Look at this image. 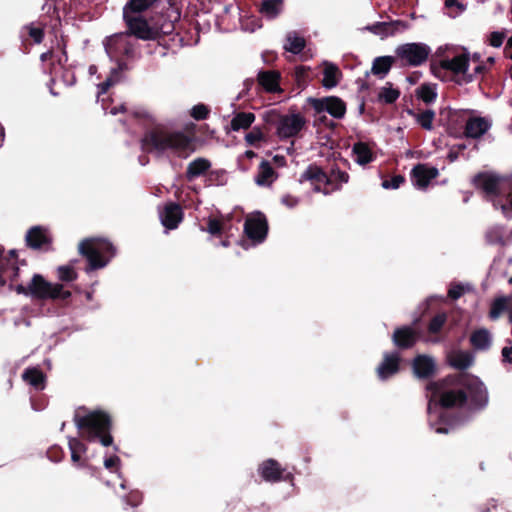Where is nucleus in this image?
<instances>
[{"instance_id": "f257e3e1", "label": "nucleus", "mask_w": 512, "mask_h": 512, "mask_svg": "<svg viewBox=\"0 0 512 512\" xmlns=\"http://www.w3.org/2000/svg\"><path fill=\"white\" fill-rule=\"evenodd\" d=\"M428 423L436 433L446 434L458 419L450 416V409L467 405L471 409L483 408L488 403V392L478 377L463 375L458 387H450L447 380L427 385Z\"/></svg>"}, {"instance_id": "f03ea898", "label": "nucleus", "mask_w": 512, "mask_h": 512, "mask_svg": "<svg viewBox=\"0 0 512 512\" xmlns=\"http://www.w3.org/2000/svg\"><path fill=\"white\" fill-rule=\"evenodd\" d=\"M436 54L439 62L432 65L433 73L439 76L442 71L449 72L460 85L472 82L475 75L481 73L484 69L478 63V59H473V63L476 64L470 70V54L464 48L445 45L439 47Z\"/></svg>"}, {"instance_id": "7ed1b4c3", "label": "nucleus", "mask_w": 512, "mask_h": 512, "mask_svg": "<svg viewBox=\"0 0 512 512\" xmlns=\"http://www.w3.org/2000/svg\"><path fill=\"white\" fill-rule=\"evenodd\" d=\"M74 423L80 436L90 443H100L104 447L112 445L111 418L105 411L80 407L75 411Z\"/></svg>"}, {"instance_id": "20e7f679", "label": "nucleus", "mask_w": 512, "mask_h": 512, "mask_svg": "<svg viewBox=\"0 0 512 512\" xmlns=\"http://www.w3.org/2000/svg\"><path fill=\"white\" fill-rule=\"evenodd\" d=\"M142 149L157 156L165 153L187 158L193 151L192 138L183 132L152 130L141 140Z\"/></svg>"}, {"instance_id": "39448f33", "label": "nucleus", "mask_w": 512, "mask_h": 512, "mask_svg": "<svg viewBox=\"0 0 512 512\" xmlns=\"http://www.w3.org/2000/svg\"><path fill=\"white\" fill-rule=\"evenodd\" d=\"M474 183L485 192L495 207L500 206L506 217L512 216V178L483 173L475 177Z\"/></svg>"}, {"instance_id": "423d86ee", "label": "nucleus", "mask_w": 512, "mask_h": 512, "mask_svg": "<svg viewBox=\"0 0 512 512\" xmlns=\"http://www.w3.org/2000/svg\"><path fill=\"white\" fill-rule=\"evenodd\" d=\"M104 47L108 57L118 64V68L112 69L110 76L98 85V97L105 94L111 86L120 81V71L125 67V64L121 61V56L130 57L134 53V44L128 33H119L107 37L104 41Z\"/></svg>"}, {"instance_id": "0eeeda50", "label": "nucleus", "mask_w": 512, "mask_h": 512, "mask_svg": "<svg viewBox=\"0 0 512 512\" xmlns=\"http://www.w3.org/2000/svg\"><path fill=\"white\" fill-rule=\"evenodd\" d=\"M10 288L16 293L38 300L46 299H68L71 296L69 291L63 290V285L46 281L40 274L33 275L27 285L10 284Z\"/></svg>"}, {"instance_id": "6e6552de", "label": "nucleus", "mask_w": 512, "mask_h": 512, "mask_svg": "<svg viewBox=\"0 0 512 512\" xmlns=\"http://www.w3.org/2000/svg\"><path fill=\"white\" fill-rule=\"evenodd\" d=\"M79 252L87 258L88 270L104 268L116 253L114 246L102 238L83 240L79 244Z\"/></svg>"}, {"instance_id": "1a4fd4ad", "label": "nucleus", "mask_w": 512, "mask_h": 512, "mask_svg": "<svg viewBox=\"0 0 512 512\" xmlns=\"http://www.w3.org/2000/svg\"><path fill=\"white\" fill-rule=\"evenodd\" d=\"M123 19L128 27V34L142 40H156L160 33L169 34L173 30L171 22L161 27H152L144 18L136 14H123Z\"/></svg>"}, {"instance_id": "9d476101", "label": "nucleus", "mask_w": 512, "mask_h": 512, "mask_svg": "<svg viewBox=\"0 0 512 512\" xmlns=\"http://www.w3.org/2000/svg\"><path fill=\"white\" fill-rule=\"evenodd\" d=\"M40 59L42 62L51 61L48 72L51 75V82L53 84L62 83L64 86H72L75 83L73 72L64 65L67 62V55L64 49L60 53L54 51L42 53Z\"/></svg>"}, {"instance_id": "9b49d317", "label": "nucleus", "mask_w": 512, "mask_h": 512, "mask_svg": "<svg viewBox=\"0 0 512 512\" xmlns=\"http://www.w3.org/2000/svg\"><path fill=\"white\" fill-rule=\"evenodd\" d=\"M68 446L74 467L86 470L91 477H98L99 468L91 462L93 456L89 454V447L78 438H69Z\"/></svg>"}, {"instance_id": "f8f14e48", "label": "nucleus", "mask_w": 512, "mask_h": 512, "mask_svg": "<svg viewBox=\"0 0 512 512\" xmlns=\"http://www.w3.org/2000/svg\"><path fill=\"white\" fill-rule=\"evenodd\" d=\"M395 53L407 65L412 67L421 66L425 63L431 53V48L421 42L405 43L399 45Z\"/></svg>"}, {"instance_id": "ddd939ff", "label": "nucleus", "mask_w": 512, "mask_h": 512, "mask_svg": "<svg viewBox=\"0 0 512 512\" xmlns=\"http://www.w3.org/2000/svg\"><path fill=\"white\" fill-rule=\"evenodd\" d=\"M305 118L300 113L279 116L276 122V135L280 139L293 138L304 128Z\"/></svg>"}, {"instance_id": "4468645a", "label": "nucleus", "mask_w": 512, "mask_h": 512, "mask_svg": "<svg viewBox=\"0 0 512 512\" xmlns=\"http://www.w3.org/2000/svg\"><path fill=\"white\" fill-rule=\"evenodd\" d=\"M310 103L316 112H327L336 119L343 118L346 113L344 101L336 96L310 99Z\"/></svg>"}, {"instance_id": "2eb2a0df", "label": "nucleus", "mask_w": 512, "mask_h": 512, "mask_svg": "<svg viewBox=\"0 0 512 512\" xmlns=\"http://www.w3.org/2000/svg\"><path fill=\"white\" fill-rule=\"evenodd\" d=\"M244 231L247 237L255 244L263 242L268 232V224L265 216L261 213H256L248 217L244 224Z\"/></svg>"}, {"instance_id": "dca6fc26", "label": "nucleus", "mask_w": 512, "mask_h": 512, "mask_svg": "<svg viewBox=\"0 0 512 512\" xmlns=\"http://www.w3.org/2000/svg\"><path fill=\"white\" fill-rule=\"evenodd\" d=\"M303 181L311 182L315 192L323 193L324 195L331 193V190L327 188L329 182L328 175L317 165L307 167L300 177V182Z\"/></svg>"}, {"instance_id": "f3484780", "label": "nucleus", "mask_w": 512, "mask_h": 512, "mask_svg": "<svg viewBox=\"0 0 512 512\" xmlns=\"http://www.w3.org/2000/svg\"><path fill=\"white\" fill-rule=\"evenodd\" d=\"M438 174L437 168L427 164H418L412 169V182L418 189H425Z\"/></svg>"}, {"instance_id": "a211bd4d", "label": "nucleus", "mask_w": 512, "mask_h": 512, "mask_svg": "<svg viewBox=\"0 0 512 512\" xmlns=\"http://www.w3.org/2000/svg\"><path fill=\"white\" fill-rule=\"evenodd\" d=\"M159 217L162 225L169 230L176 229L183 219V211L180 205L176 203L167 204L159 211Z\"/></svg>"}, {"instance_id": "6ab92c4d", "label": "nucleus", "mask_w": 512, "mask_h": 512, "mask_svg": "<svg viewBox=\"0 0 512 512\" xmlns=\"http://www.w3.org/2000/svg\"><path fill=\"white\" fill-rule=\"evenodd\" d=\"M399 361L400 357L398 353H385L383 361L377 367L379 379L386 380L395 375L399 370Z\"/></svg>"}, {"instance_id": "aec40b11", "label": "nucleus", "mask_w": 512, "mask_h": 512, "mask_svg": "<svg viewBox=\"0 0 512 512\" xmlns=\"http://www.w3.org/2000/svg\"><path fill=\"white\" fill-rule=\"evenodd\" d=\"M27 245L33 249L44 248L49 242L50 237L48 231L41 227H32L26 234Z\"/></svg>"}, {"instance_id": "412c9836", "label": "nucleus", "mask_w": 512, "mask_h": 512, "mask_svg": "<svg viewBox=\"0 0 512 512\" xmlns=\"http://www.w3.org/2000/svg\"><path fill=\"white\" fill-rule=\"evenodd\" d=\"M261 477L268 482H277L282 479L284 469L273 459L264 461L258 469Z\"/></svg>"}, {"instance_id": "4be33fe9", "label": "nucleus", "mask_w": 512, "mask_h": 512, "mask_svg": "<svg viewBox=\"0 0 512 512\" xmlns=\"http://www.w3.org/2000/svg\"><path fill=\"white\" fill-rule=\"evenodd\" d=\"M491 127L489 120L483 117L470 118L465 125V134L467 137L479 138L484 135Z\"/></svg>"}, {"instance_id": "5701e85b", "label": "nucleus", "mask_w": 512, "mask_h": 512, "mask_svg": "<svg viewBox=\"0 0 512 512\" xmlns=\"http://www.w3.org/2000/svg\"><path fill=\"white\" fill-rule=\"evenodd\" d=\"M392 339L396 346L409 348L415 344L417 334L412 327L404 326L394 331Z\"/></svg>"}, {"instance_id": "b1692460", "label": "nucleus", "mask_w": 512, "mask_h": 512, "mask_svg": "<svg viewBox=\"0 0 512 512\" xmlns=\"http://www.w3.org/2000/svg\"><path fill=\"white\" fill-rule=\"evenodd\" d=\"M211 162L204 157H198L188 163L185 177L188 181H193L196 178L203 176L210 168Z\"/></svg>"}, {"instance_id": "393cba45", "label": "nucleus", "mask_w": 512, "mask_h": 512, "mask_svg": "<svg viewBox=\"0 0 512 512\" xmlns=\"http://www.w3.org/2000/svg\"><path fill=\"white\" fill-rule=\"evenodd\" d=\"M435 369L433 358L427 355H419L413 361V371L418 378H428Z\"/></svg>"}, {"instance_id": "a878e982", "label": "nucleus", "mask_w": 512, "mask_h": 512, "mask_svg": "<svg viewBox=\"0 0 512 512\" xmlns=\"http://www.w3.org/2000/svg\"><path fill=\"white\" fill-rule=\"evenodd\" d=\"M341 72L338 67L330 62H324L322 85L326 89H332L339 83Z\"/></svg>"}, {"instance_id": "bb28decb", "label": "nucleus", "mask_w": 512, "mask_h": 512, "mask_svg": "<svg viewBox=\"0 0 512 512\" xmlns=\"http://www.w3.org/2000/svg\"><path fill=\"white\" fill-rule=\"evenodd\" d=\"M449 364L460 370L467 369L473 363V356L466 351H454L448 355Z\"/></svg>"}, {"instance_id": "cd10ccee", "label": "nucleus", "mask_w": 512, "mask_h": 512, "mask_svg": "<svg viewBox=\"0 0 512 512\" xmlns=\"http://www.w3.org/2000/svg\"><path fill=\"white\" fill-rule=\"evenodd\" d=\"M22 378L36 390H43L45 387V376L37 368H27L23 372Z\"/></svg>"}, {"instance_id": "c85d7f7f", "label": "nucleus", "mask_w": 512, "mask_h": 512, "mask_svg": "<svg viewBox=\"0 0 512 512\" xmlns=\"http://www.w3.org/2000/svg\"><path fill=\"white\" fill-rule=\"evenodd\" d=\"M352 152L355 157V162L359 165H366L373 160V153L366 143H355Z\"/></svg>"}, {"instance_id": "c756f323", "label": "nucleus", "mask_w": 512, "mask_h": 512, "mask_svg": "<svg viewBox=\"0 0 512 512\" xmlns=\"http://www.w3.org/2000/svg\"><path fill=\"white\" fill-rule=\"evenodd\" d=\"M260 85L268 92H276L279 90V74L274 71H264L258 74Z\"/></svg>"}, {"instance_id": "7c9ffc66", "label": "nucleus", "mask_w": 512, "mask_h": 512, "mask_svg": "<svg viewBox=\"0 0 512 512\" xmlns=\"http://www.w3.org/2000/svg\"><path fill=\"white\" fill-rule=\"evenodd\" d=\"M255 121V115L251 112H239L231 119L230 127L233 131L248 129Z\"/></svg>"}, {"instance_id": "2f4dec72", "label": "nucleus", "mask_w": 512, "mask_h": 512, "mask_svg": "<svg viewBox=\"0 0 512 512\" xmlns=\"http://www.w3.org/2000/svg\"><path fill=\"white\" fill-rule=\"evenodd\" d=\"M283 10V0H264L260 13L267 19L276 18Z\"/></svg>"}, {"instance_id": "473e14b6", "label": "nucleus", "mask_w": 512, "mask_h": 512, "mask_svg": "<svg viewBox=\"0 0 512 512\" xmlns=\"http://www.w3.org/2000/svg\"><path fill=\"white\" fill-rule=\"evenodd\" d=\"M157 0H129L123 7V14L140 15L151 8Z\"/></svg>"}, {"instance_id": "72a5a7b5", "label": "nucleus", "mask_w": 512, "mask_h": 512, "mask_svg": "<svg viewBox=\"0 0 512 512\" xmlns=\"http://www.w3.org/2000/svg\"><path fill=\"white\" fill-rule=\"evenodd\" d=\"M471 344L477 350H486L491 346V334L486 329H479L471 335Z\"/></svg>"}, {"instance_id": "f704fd0d", "label": "nucleus", "mask_w": 512, "mask_h": 512, "mask_svg": "<svg viewBox=\"0 0 512 512\" xmlns=\"http://www.w3.org/2000/svg\"><path fill=\"white\" fill-rule=\"evenodd\" d=\"M275 180V173L268 162H262L255 181L260 186H269Z\"/></svg>"}, {"instance_id": "c9c22d12", "label": "nucleus", "mask_w": 512, "mask_h": 512, "mask_svg": "<svg viewBox=\"0 0 512 512\" xmlns=\"http://www.w3.org/2000/svg\"><path fill=\"white\" fill-rule=\"evenodd\" d=\"M19 268L15 263H8L7 261H0V286H4L9 280H13L18 276Z\"/></svg>"}, {"instance_id": "e433bc0d", "label": "nucleus", "mask_w": 512, "mask_h": 512, "mask_svg": "<svg viewBox=\"0 0 512 512\" xmlns=\"http://www.w3.org/2000/svg\"><path fill=\"white\" fill-rule=\"evenodd\" d=\"M328 186L331 192L338 190L342 187L343 184L349 181V175L345 171H341L340 169H332L330 175H328Z\"/></svg>"}, {"instance_id": "4c0bfd02", "label": "nucleus", "mask_w": 512, "mask_h": 512, "mask_svg": "<svg viewBox=\"0 0 512 512\" xmlns=\"http://www.w3.org/2000/svg\"><path fill=\"white\" fill-rule=\"evenodd\" d=\"M402 25L400 22H377L373 25L367 26L365 29L372 32L375 35H379L381 37H385L391 35L395 32L396 26Z\"/></svg>"}, {"instance_id": "58836bf2", "label": "nucleus", "mask_w": 512, "mask_h": 512, "mask_svg": "<svg viewBox=\"0 0 512 512\" xmlns=\"http://www.w3.org/2000/svg\"><path fill=\"white\" fill-rule=\"evenodd\" d=\"M305 47V40L295 32H290L286 37V44L284 45L285 50L299 54Z\"/></svg>"}, {"instance_id": "ea45409f", "label": "nucleus", "mask_w": 512, "mask_h": 512, "mask_svg": "<svg viewBox=\"0 0 512 512\" xmlns=\"http://www.w3.org/2000/svg\"><path fill=\"white\" fill-rule=\"evenodd\" d=\"M393 59L390 56L378 57L374 60L372 65V72L375 75L383 77L388 73L392 66Z\"/></svg>"}, {"instance_id": "a19ab883", "label": "nucleus", "mask_w": 512, "mask_h": 512, "mask_svg": "<svg viewBox=\"0 0 512 512\" xmlns=\"http://www.w3.org/2000/svg\"><path fill=\"white\" fill-rule=\"evenodd\" d=\"M399 95V91L393 88L391 83H386V85L380 89L378 98L381 102L391 104L398 99Z\"/></svg>"}, {"instance_id": "79ce46f5", "label": "nucleus", "mask_w": 512, "mask_h": 512, "mask_svg": "<svg viewBox=\"0 0 512 512\" xmlns=\"http://www.w3.org/2000/svg\"><path fill=\"white\" fill-rule=\"evenodd\" d=\"M511 301L508 297H500L494 300L491 306L489 316L491 319L496 320L500 315L507 309L509 302Z\"/></svg>"}, {"instance_id": "37998d69", "label": "nucleus", "mask_w": 512, "mask_h": 512, "mask_svg": "<svg viewBox=\"0 0 512 512\" xmlns=\"http://www.w3.org/2000/svg\"><path fill=\"white\" fill-rule=\"evenodd\" d=\"M418 96L425 103H431L436 100V86L431 84H423L418 89Z\"/></svg>"}, {"instance_id": "c03bdc74", "label": "nucleus", "mask_w": 512, "mask_h": 512, "mask_svg": "<svg viewBox=\"0 0 512 512\" xmlns=\"http://www.w3.org/2000/svg\"><path fill=\"white\" fill-rule=\"evenodd\" d=\"M435 113L432 110H426L417 115V123L426 130H431L433 127V119Z\"/></svg>"}, {"instance_id": "a18cd8bd", "label": "nucleus", "mask_w": 512, "mask_h": 512, "mask_svg": "<svg viewBox=\"0 0 512 512\" xmlns=\"http://www.w3.org/2000/svg\"><path fill=\"white\" fill-rule=\"evenodd\" d=\"M120 464H121V460L115 454L110 455V456H105V458L103 460V465H104L105 469H107L111 473H117L119 476H120V474H119Z\"/></svg>"}, {"instance_id": "49530a36", "label": "nucleus", "mask_w": 512, "mask_h": 512, "mask_svg": "<svg viewBox=\"0 0 512 512\" xmlns=\"http://www.w3.org/2000/svg\"><path fill=\"white\" fill-rule=\"evenodd\" d=\"M58 278L61 281L70 282L77 278V274L71 266H60L58 267Z\"/></svg>"}, {"instance_id": "de8ad7c7", "label": "nucleus", "mask_w": 512, "mask_h": 512, "mask_svg": "<svg viewBox=\"0 0 512 512\" xmlns=\"http://www.w3.org/2000/svg\"><path fill=\"white\" fill-rule=\"evenodd\" d=\"M446 322V314L441 313L436 315L429 324L428 330L431 333H437L441 330L444 323Z\"/></svg>"}, {"instance_id": "09e8293b", "label": "nucleus", "mask_w": 512, "mask_h": 512, "mask_svg": "<svg viewBox=\"0 0 512 512\" xmlns=\"http://www.w3.org/2000/svg\"><path fill=\"white\" fill-rule=\"evenodd\" d=\"M209 114V109L204 104H197L191 109V116L195 120L206 119Z\"/></svg>"}, {"instance_id": "8fccbe9b", "label": "nucleus", "mask_w": 512, "mask_h": 512, "mask_svg": "<svg viewBox=\"0 0 512 512\" xmlns=\"http://www.w3.org/2000/svg\"><path fill=\"white\" fill-rule=\"evenodd\" d=\"M405 181L401 175H395L390 180H384L381 184L384 189H398Z\"/></svg>"}, {"instance_id": "3c124183", "label": "nucleus", "mask_w": 512, "mask_h": 512, "mask_svg": "<svg viewBox=\"0 0 512 512\" xmlns=\"http://www.w3.org/2000/svg\"><path fill=\"white\" fill-rule=\"evenodd\" d=\"M262 139L263 133L258 128H254L245 136V140L249 145H257Z\"/></svg>"}, {"instance_id": "603ef678", "label": "nucleus", "mask_w": 512, "mask_h": 512, "mask_svg": "<svg viewBox=\"0 0 512 512\" xmlns=\"http://www.w3.org/2000/svg\"><path fill=\"white\" fill-rule=\"evenodd\" d=\"M504 38V32L494 31L489 36V44L492 47L499 48L503 44Z\"/></svg>"}, {"instance_id": "864d4df0", "label": "nucleus", "mask_w": 512, "mask_h": 512, "mask_svg": "<svg viewBox=\"0 0 512 512\" xmlns=\"http://www.w3.org/2000/svg\"><path fill=\"white\" fill-rule=\"evenodd\" d=\"M486 238L489 243H503L502 231L500 228L491 229L487 232Z\"/></svg>"}, {"instance_id": "5fc2aeb1", "label": "nucleus", "mask_w": 512, "mask_h": 512, "mask_svg": "<svg viewBox=\"0 0 512 512\" xmlns=\"http://www.w3.org/2000/svg\"><path fill=\"white\" fill-rule=\"evenodd\" d=\"M207 232L212 235L220 234L222 232V223L217 219L210 218L208 220Z\"/></svg>"}, {"instance_id": "6e6d98bb", "label": "nucleus", "mask_w": 512, "mask_h": 512, "mask_svg": "<svg viewBox=\"0 0 512 512\" xmlns=\"http://www.w3.org/2000/svg\"><path fill=\"white\" fill-rule=\"evenodd\" d=\"M29 35L34 40L35 43L39 44L43 40V30L39 27L29 26L28 27Z\"/></svg>"}, {"instance_id": "4d7b16f0", "label": "nucleus", "mask_w": 512, "mask_h": 512, "mask_svg": "<svg viewBox=\"0 0 512 512\" xmlns=\"http://www.w3.org/2000/svg\"><path fill=\"white\" fill-rule=\"evenodd\" d=\"M464 293V286L462 284L452 285L448 291L449 297L452 299L460 298Z\"/></svg>"}, {"instance_id": "13d9d810", "label": "nucleus", "mask_w": 512, "mask_h": 512, "mask_svg": "<svg viewBox=\"0 0 512 512\" xmlns=\"http://www.w3.org/2000/svg\"><path fill=\"white\" fill-rule=\"evenodd\" d=\"M281 203L283 205H285L286 207L292 209L299 204V198L292 196V195H284L281 198Z\"/></svg>"}, {"instance_id": "bf43d9fd", "label": "nucleus", "mask_w": 512, "mask_h": 512, "mask_svg": "<svg viewBox=\"0 0 512 512\" xmlns=\"http://www.w3.org/2000/svg\"><path fill=\"white\" fill-rule=\"evenodd\" d=\"M445 7L448 9H451L453 7H456L458 11L455 14L449 13L450 16L455 17L458 13L462 12L464 10V6L460 3H458L456 0H445Z\"/></svg>"}, {"instance_id": "052dcab7", "label": "nucleus", "mask_w": 512, "mask_h": 512, "mask_svg": "<svg viewBox=\"0 0 512 512\" xmlns=\"http://www.w3.org/2000/svg\"><path fill=\"white\" fill-rule=\"evenodd\" d=\"M502 361L506 364H512V346L502 349Z\"/></svg>"}, {"instance_id": "680f3d73", "label": "nucleus", "mask_w": 512, "mask_h": 512, "mask_svg": "<svg viewBox=\"0 0 512 512\" xmlns=\"http://www.w3.org/2000/svg\"><path fill=\"white\" fill-rule=\"evenodd\" d=\"M126 110L125 106L124 105H120V106H117V107H113L111 110H110V114L112 115H116L120 112H124Z\"/></svg>"}, {"instance_id": "e2e57ef3", "label": "nucleus", "mask_w": 512, "mask_h": 512, "mask_svg": "<svg viewBox=\"0 0 512 512\" xmlns=\"http://www.w3.org/2000/svg\"><path fill=\"white\" fill-rule=\"evenodd\" d=\"M4 141V130L3 127L0 125V146L2 145Z\"/></svg>"}, {"instance_id": "0e129e2a", "label": "nucleus", "mask_w": 512, "mask_h": 512, "mask_svg": "<svg viewBox=\"0 0 512 512\" xmlns=\"http://www.w3.org/2000/svg\"><path fill=\"white\" fill-rule=\"evenodd\" d=\"M89 72H90L91 74L95 73V72H96V67H95L94 65L90 66V67H89Z\"/></svg>"}, {"instance_id": "69168bd1", "label": "nucleus", "mask_w": 512, "mask_h": 512, "mask_svg": "<svg viewBox=\"0 0 512 512\" xmlns=\"http://www.w3.org/2000/svg\"><path fill=\"white\" fill-rule=\"evenodd\" d=\"M86 299L87 300H91L92 299V293L91 292H87L86 293Z\"/></svg>"}, {"instance_id": "338daca9", "label": "nucleus", "mask_w": 512, "mask_h": 512, "mask_svg": "<svg viewBox=\"0 0 512 512\" xmlns=\"http://www.w3.org/2000/svg\"><path fill=\"white\" fill-rule=\"evenodd\" d=\"M283 479L284 480H291L292 479V474L288 473Z\"/></svg>"}, {"instance_id": "774afa93", "label": "nucleus", "mask_w": 512, "mask_h": 512, "mask_svg": "<svg viewBox=\"0 0 512 512\" xmlns=\"http://www.w3.org/2000/svg\"><path fill=\"white\" fill-rule=\"evenodd\" d=\"M221 245H222L223 247H227V246H229V242H228V241H226V240H224V241H222V242H221Z\"/></svg>"}]
</instances>
